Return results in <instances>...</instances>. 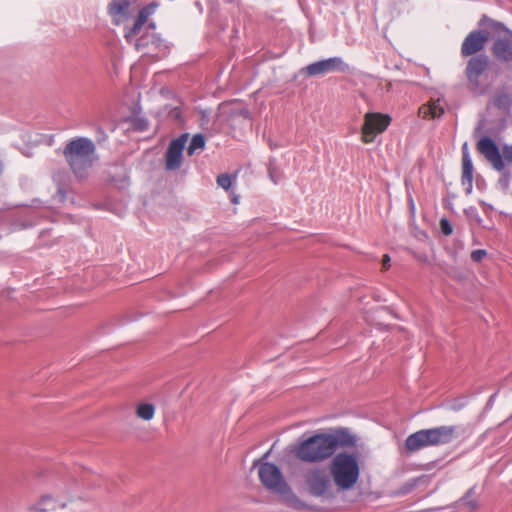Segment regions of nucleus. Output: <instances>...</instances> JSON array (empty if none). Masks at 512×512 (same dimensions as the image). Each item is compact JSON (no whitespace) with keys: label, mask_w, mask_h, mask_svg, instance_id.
I'll return each mask as SVG.
<instances>
[{"label":"nucleus","mask_w":512,"mask_h":512,"mask_svg":"<svg viewBox=\"0 0 512 512\" xmlns=\"http://www.w3.org/2000/svg\"><path fill=\"white\" fill-rule=\"evenodd\" d=\"M95 151L96 147L91 139L77 137L66 144L63 155L76 177L83 178L93 165Z\"/></svg>","instance_id":"nucleus-4"},{"label":"nucleus","mask_w":512,"mask_h":512,"mask_svg":"<svg viewBox=\"0 0 512 512\" xmlns=\"http://www.w3.org/2000/svg\"><path fill=\"white\" fill-rule=\"evenodd\" d=\"M156 407L152 403L141 402L135 407V415L143 421H150L154 418Z\"/></svg>","instance_id":"nucleus-18"},{"label":"nucleus","mask_w":512,"mask_h":512,"mask_svg":"<svg viewBox=\"0 0 512 512\" xmlns=\"http://www.w3.org/2000/svg\"><path fill=\"white\" fill-rule=\"evenodd\" d=\"M440 228H441L442 233L446 236L452 234V232H453V229L447 219H441Z\"/></svg>","instance_id":"nucleus-21"},{"label":"nucleus","mask_w":512,"mask_h":512,"mask_svg":"<svg viewBox=\"0 0 512 512\" xmlns=\"http://www.w3.org/2000/svg\"><path fill=\"white\" fill-rule=\"evenodd\" d=\"M343 69L344 63L342 59L339 57H332L309 64L305 67L304 72L308 76H318Z\"/></svg>","instance_id":"nucleus-12"},{"label":"nucleus","mask_w":512,"mask_h":512,"mask_svg":"<svg viewBox=\"0 0 512 512\" xmlns=\"http://www.w3.org/2000/svg\"><path fill=\"white\" fill-rule=\"evenodd\" d=\"M158 7L156 2H152L143 7L131 27H126L124 37L128 43H133L137 51H143V54L148 55L149 51H145L146 47L152 46L156 49L160 45L159 38L154 33H145L137 38L142 30L143 25L148 21V18L153 15Z\"/></svg>","instance_id":"nucleus-7"},{"label":"nucleus","mask_w":512,"mask_h":512,"mask_svg":"<svg viewBox=\"0 0 512 512\" xmlns=\"http://www.w3.org/2000/svg\"><path fill=\"white\" fill-rule=\"evenodd\" d=\"M473 164L466 144L463 146L461 183L467 194L473 189Z\"/></svg>","instance_id":"nucleus-16"},{"label":"nucleus","mask_w":512,"mask_h":512,"mask_svg":"<svg viewBox=\"0 0 512 512\" xmlns=\"http://www.w3.org/2000/svg\"><path fill=\"white\" fill-rule=\"evenodd\" d=\"M390 256L388 254H384L383 255V258H382V269L383 270H388L389 267H390Z\"/></svg>","instance_id":"nucleus-24"},{"label":"nucleus","mask_w":512,"mask_h":512,"mask_svg":"<svg viewBox=\"0 0 512 512\" xmlns=\"http://www.w3.org/2000/svg\"><path fill=\"white\" fill-rule=\"evenodd\" d=\"M488 59L486 56H476L471 58L466 67V76L469 82L477 85L480 75L486 70Z\"/></svg>","instance_id":"nucleus-15"},{"label":"nucleus","mask_w":512,"mask_h":512,"mask_svg":"<svg viewBox=\"0 0 512 512\" xmlns=\"http://www.w3.org/2000/svg\"><path fill=\"white\" fill-rule=\"evenodd\" d=\"M148 27L151 29H155V24L153 22H151L148 24Z\"/></svg>","instance_id":"nucleus-25"},{"label":"nucleus","mask_w":512,"mask_h":512,"mask_svg":"<svg viewBox=\"0 0 512 512\" xmlns=\"http://www.w3.org/2000/svg\"><path fill=\"white\" fill-rule=\"evenodd\" d=\"M477 149L494 169L497 171L504 169V162L500 150L491 138H481L477 143Z\"/></svg>","instance_id":"nucleus-11"},{"label":"nucleus","mask_w":512,"mask_h":512,"mask_svg":"<svg viewBox=\"0 0 512 512\" xmlns=\"http://www.w3.org/2000/svg\"><path fill=\"white\" fill-rule=\"evenodd\" d=\"M391 123L388 114L368 112L364 115L361 128V141L365 144L373 142L377 135L383 133Z\"/></svg>","instance_id":"nucleus-9"},{"label":"nucleus","mask_w":512,"mask_h":512,"mask_svg":"<svg viewBox=\"0 0 512 512\" xmlns=\"http://www.w3.org/2000/svg\"><path fill=\"white\" fill-rule=\"evenodd\" d=\"M205 146V138L202 134H196L192 137L191 142L188 146L187 152L189 155H193L197 150L203 149Z\"/></svg>","instance_id":"nucleus-19"},{"label":"nucleus","mask_w":512,"mask_h":512,"mask_svg":"<svg viewBox=\"0 0 512 512\" xmlns=\"http://www.w3.org/2000/svg\"><path fill=\"white\" fill-rule=\"evenodd\" d=\"M217 184L225 190H228L231 187L232 180L229 174H220L217 177Z\"/></svg>","instance_id":"nucleus-20"},{"label":"nucleus","mask_w":512,"mask_h":512,"mask_svg":"<svg viewBox=\"0 0 512 512\" xmlns=\"http://www.w3.org/2000/svg\"><path fill=\"white\" fill-rule=\"evenodd\" d=\"M131 7L130 0H112L108 6V13L112 17L114 24L120 25L127 20L129 9Z\"/></svg>","instance_id":"nucleus-14"},{"label":"nucleus","mask_w":512,"mask_h":512,"mask_svg":"<svg viewBox=\"0 0 512 512\" xmlns=\"http://www.w3.org/2000/svg\"><path fill=\"white\" fill-rule=\"evenodd\" d=\"M486 254V251L483 249L474 250L471 253V259L474 262H480L486 256Z\"/></svg>","instance_id":"nucleus-22"},{"label":"nucleus","mask_w":512,"mask_h":512,"mask_svg":"<svg viewBox=\"0 0 512 512\" xmlns=\"http://www.w3.org/2000/svg\"><path fill=\"white\" fill-rule=\"evenodd\" d=\"M443 107L440 105V101H430L428 104L422 105L419 108V115L424 119L438 118L443 114Z\"/></svg>","instance_id":"nucleus-17"},{"label":"nucleus","mask_w":512,"mask_h":512,"mask_svg":"<svg viewBox=\"0 0 512 512\" xmlns=\"http://www.w3.org/2000/svg\"><path fill=\"white\" fill-rule=\"evenodd\" d=\"M456 432V426L446 425L422 429L406 438L405 448L413 453L426 447L448 444L456 437Z\"/></svg>","instance_id":"nucleus-5"},{"label":"nucleus","mask_w":512,"mask_h":512,"mask_svg":"<svg viewBox=\"0 0 512 512\" xmlns=\"http://www.w3.org/2000/svg\"><path fill=\"white\" fill-rule=\"evenodd\" d=\"M484 30L471 31L461 45V54L464 57L472 56L484 49L487 41L491 38V31L484 27Z\"/></svg>","instance_id":"nucleus-10"},{"label":"nucleus","mask_w":512,"mask_h":512,"mask_svg":"<svg viewBox=\"0 0 512 512\" xmlns=\"http://www.w3.org/2000/svg\"><path fill=\"white\" fill-rule=\"evenodd\" d=\"M304 483L310 494L324 497L331 494V476L324 468H309L303 473Z\"/></svg>","instance_id":"nucleus-8"},{"label":"nucleus","mask_w":512,"mask_h":512,"mask_svg":"<svg viewBox=\"0 0 512 512\" xmlns=\"http://www.w3.org/2000/svg\"><path fill=\"white\" fill-rule=\"evenodd\" d=\"M258 477L261 484L268 491L278 494L287 506L294 509H302L305 506L292 491L277 465L270 462L259 463Z\"/></svg>","instance_id":"nucleus-2"},{"label":"nucleus","mask_w":512,"mask_h":512,"mask_svg":"<svg viewBox=\"0 0 512 512\" xmlns=\"http://www.w3.org/2000/svg\"><path fill=\"white\" fill-rule=\"evenodd\" d=\"M503 157L507 162L512 164V147L505 146L503 148Z\"/></svg>","instance_id":"nucleus-23"},{"label":"nucleus","mask_w":512,"mask_h":512,"mask_svg":"<svg viewBox=\"0 0 512 512\" xmlns=\"http://www.w3.org/2000/svg\"><path fill=\"white\" fill-rule=\"evenodd\" d=\"M188 135L183 134L179 138L173 140L166 153V168L168 170L178 169L181 165L182 152L187 142Z\"/></svg>","instance_id":"nucleus-13"},{"label":"nucleus","mask_w":512,"mask_h":512,"mask_svg":"<svg viewBox=\"0 0 512 512\" xmlns=\"http://www.w3.org/2000/svg\"><path fill=\"white\" fill-rule=\"evenodd\" d=\"M481 27L491 31V53L500 63H512V30L504 23L483 16L479 22Z\"/></svg>","instance_id":"nucleus-6"},{"label":"nucleus","mask_w":512,"mask_h":512,"mask_svg":"<svg viewBox=\"0 0 512 512\" xmlns=\"http://www.w3.org/2000/svg\"><path fill=\"white\" fill-rule=\"evenodd\" d=\"M329 474L338 490L347 491L355 487L360 478V464L355 453L340 452L329 463Z\"/></svg>","instance_id":"nucleus-3"},{"label":"nucleus","mask_w":512,"mask_h":512,"mask_svg":"<svg viewBox=\"0 0 512 512\" xmlns=\"http://www.w3.org/2000/svg\"><path fill=\"white\" fill-rule=\"evenodd\" d=\"M356 437L343 429L317 433L294 448L295 456L306 463H319L330 458L339 447H353Z\"/></svg>","instance_id":"nucleus-1"}]
</instances>
